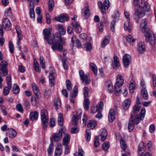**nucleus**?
Returning a JSON list of instances; mask_svg holds the SVG:
<instances>
[{
  "instance_id": "1",
  "label": "nucleus",
  "mask_w": 156,
  "mask_h": 156,
  "mask_svg": "<svg viewBox=\"0 0 156 156\" xmlns=\"http://www.w3.org/2000/svg\"><path fill=\"white\" fill-rule=\"evenodd\" d=\"M139 0H133L136 10L134 14L140 18L145 15L146 12H150L151 9L149 3L145 2L144 0H141L140 3Z\"/></svg>"
},
{
  "instance_id": "2",
  "label": "nucleus",
  "mask_w": 156,
  "mask_h": 156,
  "mask_svg": "<svg viewBox=\"0 0 156 156\" xmlns=\"http://www.w3.org/2000/svg\"><path fill=\"white\" fill-rule=\"evenodd\" d=\"M140 108V106L137 105H135L133 107L131 112V116L129 121L128 128L129 132H131L134 129L135 125L134 120L136 119V115H135L139 112Z\"/></svg>"
},
{
  "instance_id": "3",
  "label": "nucleus",
  "mask_w": 156,
  "mask_h": 156,
  "mask_svg": "<svg viewBox=\"0 0 156 156\" xmlns=\"http://www.w3.org/2000/svg\"><path fill=\"white\" fill-rule=\"evenodd\" d=\"M124 82V78L121 75H119L117 77L116 82L114 86V92L116 96H118L121 93L120 87Z\"/></svg>"
},
{
  "instance_id": "4",
  "label": "nucleus",
  "mask_w": 156,
  "mask_h": 156,
  "mask_svg": "<svg viewBox=\"0 0 156 156\" xmlns=\"http://www.w3.org/2000/svg\"><path fill=\"white\" fill-rule=\"evenodd\" d=\"M41 119L42 128L43 130H46L48 125L49 117L48 112L45 109H43L41 111Z\"/></svg>"
},
{
  "instance_id": "5",
  "label": "nucleus",
  "mask_w": 156,
  "mask_h": 156,
  "mask_svg": "<svg viewBox=\"0 0 156 156\" xmlns=\"http://www.w3.org/2000/svg\"><path fill=\"white\" fill-rule=\"evenodd\" d=\"M3 55L0 51V60L1 63L0 64V74L2 76L5 77L8 73V65L7 62L5 60H3Z\"/></svg>"
},
{
  "instance_id": "6",
  "label": "nucleus",
  "mask_w": 156,
  "mask_h": 156,
  "mask_svg": "<svg viewBox=\"0 0 156 156\" xmlns=\"http://www.w3.org/2000/svg\"><path fill=\"white\" fill-rule=\"evenodd\" d=\"M147 21L146 19H143L140 24V28L142 32L144 33V35L146 37L145 40L148 41L149 40V37L150 35V32L149 30L146 29V25Z\"/></svg>"
},
{
  "instance_id": "7",
  "label": "nucleus",
  "mask_w": 156,
  "mask_h": 156,
  "mask_svg": "<svg viewBox=\"0 0 156 156\" xmlns=\"http://www.w3.org/2000/svg\"><path fill=\"white\" fill-rule=\"evenodd\" d=\"M44 35V38L47 41L48 44H51L53 42V40L55 39V35L53 34L51 35V32L48 29H44L43 32Z\"/></svg>"
},
{
  "instance_id": "8",
  "label": "nucleus",
  "mask_w": 156,
  "mask_h": 156,
  "mask_svg": "<svg viewBox=\"0 0 156 156\" xmlns=\"http://www.w3.org/2000/svg\"><path fill=\"white\" fill-rule=\"evenodd\" d=\"M145 109L144 108H142L140 113L136 115V119L134 120L135 125L139 123L140 121L144 118L145 114Z\"/></svg>"
},
{
  "instance_id": "9",
  "label": "nucleus",
  "mask_w": 156,
  "mask_h": 156,
  "mask_svg": "<svg viewBox=\"0 0 156 156\" xmlns=\"http://www.w3.org/2000/svg\"><path fill=\"white\" fill-rule=\"evenodd\" d=\"M54 40H53V42L51 44H49L52 45L51 48L53 51L57 50L59 51H62L63 50V46L62 43L60 41H58L57 40L56 41H54Z\"/></svg>"
},
{
  "instance_id": "10",
  "label": "nucleus",
  "mask_w": 156,
  "mask_h": 156,
  "mask_svg": "<svg viewBox=\"0 0 156 156\" xmlns=\"http://www.w3.org/2000/svg\"><path fill=\"white\" fill-rule=\"evenodd\" d=\"M2 25L3 28L6 31L10 30L12 28V25L10 20L7 18L3 19Z\"/></svg>"
},
{
  "instance_id": "11",
  "label": "nucleus",
  "mask_w": 156,
  "mask_h": 156,
  "mask_svg": "<svg viewBox=\"0 0 156 156\" xmlns=\"http://www.w3.org/2000/svg\"><path fill=\"white\" fill-rule=\"evenodd\" d=\"M103 99H101V101L98 102L96 107H92L91 108V112L92 113H95L98 112H101L102 110V107L103 104L102 101Z\"/></svg>"
},
{
  "instance_id": "12",
  "label": "nucleus",
  "mask_w": 156,
  "mask_h": 156,
  "mask_svg": "<svg viewBox=\"0 0 156 156\" xmlns=\"http://www.w3.org/2000/svg\"><path fill=\"white\" fill-rule=\"evenodd\" d=\"M122 60L124 67L127 68L131 62V58L130 55L128 54H125L123 57Z\"/></svg>"
},
{
  "instance_id": "13",
  "label": "nucleus",
  "mask_w": 156,
  "mask_h": 156,
  "mask_svg": "<svg viewBox=\"0 0 156 156\" xmlns=\"http://www.w3.org/2000/svg\"><path fill=\"white\" fill-rule=\"evenodd\" d=\"M62 128H61V129L59 130L57 133L54 134L53 135L52 137H51V138L52 139V140L54 142V141L58 142L62 137Z\"/></svg>"
},
{
  "instance_id": "14",
  "label": "nucleus",
  "mask_w": 156,
  "mask_h": 156,
  "mask_svg": "<svg viewBox=\"0 0 156 156\" xmlns=\"http://www.w3.org/2000/svg\"><path fill=\"white\" fill-rule=\"evenodd\" d=\"M80 76L81 80L83 82H85L87 85H88L90 83V81L88 80L87 76L85 75L83 70H81L79 71Z\"/></svg>"
},
{
  "instance_id": "15",
  "label": "nucleus",
  "mask_w": 156,
  "mask_h": 156,
  "mask_svg": "<svg viewBox=\"0 0 156 156\" xmlns=\"http://www.w3.org/2000/svg\"><path fill=\"white\" fill-rule=\"evenodd\" d=\"M71 25L76 33H78L81 32V29L77 22L75 20L73 21L71 23Z\"/></svg>"
},
{
  "instance_id": "16",
  "label": "nucleus",
  "mask_w": 156,
  "mask_h": 156,
  "mask_svg": "<svg viewBox=\"0 0 156 156\" xmlns=\"http://www.w3.org/2000/svg\"><path fill=\"white\" fill-rule=\"evenodd\" d=\"M54 19L56 20L61 22H64L65 20L67 21L69 20V17L67 15L62 14L58 17L55 16Z\"/></svg>"
},
{
  "instance_id": "17",
  "label": "nucleus",
  "mask_w": 156,
  "mask_h": 156,
  "mask_svg": "<svg viewBox=\"0 0 156 156\" xmlns=\"http://www.w3.org/2000/svg\"><path fill=\"white\" fill-rule=\"evenodd\" d=\"M32 86L35 95L37 98L40 99L41 95L38 87L34 83H32Z\"/></svg>"
},
{
  "instance_id": "18",
  "label": "nucleus",
  "mask_w": 156,
  "mask_h": 156,
  "mask_svg": "<svg viewBox=\"0 0 156 156\" xmlns=\"http://www.w3.org/2000/svg\"><path fill=\"white\" fill-rule=\"evenodd\" d=\"M137 50L140 53H143L145 51V46L144 42L141 41L139 43Z\"/></svg>"
},
{
  "instance_id": "19",
  "label": "nucleus",
  "mask_w": 156,
  "mask_h": 156,
  "mask_svg": "<svg viewBox=\"0 0 156 156\" xmlns=\"http://www.w3.org/2000/svg\"><path fill=\"white\" fill-rule=\"evenodd\" d=\"M113 59L114 63H113L112 65L114 68H115L116 69H118L120 66L119 58L117 56L115 55Z\"/></svg>"
},
{
  "instance_id": "20",
  "label": "nucleus",
  "mask_w": 156,
  "mask_h": 156,
  "mask_svg": "<svg viewBox=\"0 0 156 156\" xmlns=\"http://www.w3.org/2000/svg\"><path fill=\"white\" fill-rule=\"evenodd\" d=\"M71 40L73 44H74L76 40V45L77 48H80L81 47L82 44L80 41L78 39L76 40V36L75 35H73V36L71 38Z\"/></svg>"
},
{
  "instance_id": "21",
  "label": "nucleus",
  "mask_w": 156,
  "mask_h": 156,
  "mask_svg": "<svg viewBox=\"0 0 156 156\" xmlns=\"http://www.w3.org/2000/svg\"><path fill=\"white\" fill-rule=\"evenodd\" d=\"M101 132V133L100 135L101 136V140L103 142L105 140L107 137L108 133L106 130L105 129H102Z\"/></svg>"
},
{
  "instance_id": "22",
  "label": "nucleus",
  "mask_w": 156,
  "mask_h": 156,
  "mask_svg": "<svg viewBox=\"0 0 156 156\" xmlns=\"http://www.w3.org/2000/svg\"><path fill=\"white\" fill-rule=\"evenodd\" d=\"M115 113L113 109H111L109 112L108 118L109 121L111 122L113 121L115 119Z\"/></svg>"
},
{
  "instance_id": "23",
  "label": "nucleus",
  "mask_w": 156,
  "mask_h": 156,
  "mask_svg": "<svg viewBox=\"0 0 156 156\" xmlns=\"http://www.w3.org/2000/svg\"><path fill=\"white\" fill-rule=\"evenodd\" d=\"M38 112L37 111L31 112L30 115V118L32 121L37 120L38 118Z\"/></svg>"
},
{
  "instance_id": "24",
  "label": "nucleus",
  "mask_w": 156,
  "mask_h": 156,
  "mask_svg": "<svg viewBox=\"0 0 156 156\" xmlns=\"http://www.w3.org/2000/svg\"><path fill=\"white\" fill-rule=\"evenodd\" d=\"M144 143L143 142H141L139 144L138 149V154L142 155L144 151Z\"/></svg>"
},
{
  "instance_id": "25",
  "label": "nucleus",
  "mask_w": 156,
  "mask_h": 156,
  "mask_svg": "<svg viewBox=\"0 0 156 156\" xmlns=\"http://www.w3.org/2000/svg\"><path fill=\"white\" fill-rule=\"evenodd\" d=\"M81 112H80V114L79 115H74L73 116L72 118L73 123L74 126H76L78 122V120L81 118Z\"/></svg>"
},
{
  "instance_id": "26",
  "label": "nucleus",
  "mask_w": 156,
  "mask_h": 156,
  "mask_svg": "<svg viewBox=\"0 0 156 156\" xmlns=\"http://www.w3.org/2000/svg\"><path fill=\"white\" fill-rule=\"evenodd\" d=\"M131 103V101L130 99H127L124 100L122 105L124 109L127 110L129 108Z\"/></svg>"
},
{
  "instance_id": "27",
  "label": "nucleus",
  "mask_w": 156,
  "mask_h": 156,
  "mask_svg": "<svg viewBox=\"0 0 156 156\" xmlns=\"http://www.w3.org/2000/svg\"><path fill=\"white\" fill-rule=\"evenodd\" d=\"M124 27L125 30L129 32L131 31L132 27L131 24L129 22V20H127L124 23Z\"/></svg>"
},
{
  "instance_id": "28",
  "label": "nucleus",
  "mask_w": 156,
  "mask_h": 156,
  "mask_svg": "<svg viewBox=\"0 0 156 156\" xmlns=\"http://www.w3.org/2000/svg\"><path fill=\"white\" fill-rule=\"evenodd\" d=\"M70 140V136L68 134H66L63 137L62 144L64 145H67L68 144Z\"/></svg>"
},
{
  "instance_id": "29",
  "label": "nucleus",
  "mask_w": 156,
  "mask_h": 156,
  "mask_svg": "<svg viewBox=\"0 0 156 156\" xmlns=\"http://www.w3.org/2000/svg\"><path fill=\"white\" fill-rule=\"evenodd\" d=\"M49 79L50 85L51 87L54 85L55 79L53 76V73L52 72L49 73Z\"/></svg>"
},
{
  "instance_id": "30",
  "label": "nucleus",
  "mask_w": 156,
  "mask_h": 156,
  "mask_svg": "<svg viewBox=\"0 0 156 156\" xmlns=\"http://www.w3.org/2000/svg\"><path fill=\"white\" fill-rule=\"evenodd\" d=\"M78 94L77 87L75 86L72 91L70 92V96L71 98H75L77 96Z\"/></svg>"
},
{
  "instance_id": "31",
  "label": "nucleus",
  "mask_w": 156,
  "mask_h": 156,
  "mask_svg": "<svg viewBox=\"0 0 156 156\" xmlns=\"http://www.w3.org/2000/svg\"><path fill=\"white\" fill-rule=\"evenodd\" d=\"M56 29L58 30L59 32L61 33L62 35H64L66 33V31L64 29L62 25L60 24H57L56 25Z\"/></svg>"
},
{
  "instance_id": "32",
  "label": "nucleus",
  "mask_w": 156,
  "mask_h": 156,
  "mask_svg": "<svg viewBox=\"0 0 156 156\" xmlns=\"http://www.w3.org/2000/svg\"><path fill=\"white\" fill-rule=\"evenodd\" d=\"M148 37L149 38L148 41H146L145 40L146 42H148V41H150V43L151 45H154L156 43L155 37L153 35L151 34V33L150 35Z\"/></svg>"
},
{
  "instance_id": "33",
  "label": "nucleus",
  "mask_w": 156,
  "mask_h": 156,
  "mask_svg": "<svg viewBox=\"0 0 156 156\" xmlns=\"http://www.w3.org/2000/svg\"><path fill=\"white\" fill-rule=\"evenodd\" d=\"M89 65L91 69L95 75H97L98 74V70L96 65L94 63L90 62V63Z\"/></svg>"
},
{
  "instance_id": "34",
  "label": "nucleus",
  "mask_w": 156,
  "mask_h": 156,
  "mask_svg": "<svg viewBox=\"0 0 156 156\" xmlns=\"http://www.w3.org/2000/svg\"><path fill=\"white\" fill-rule=\"evenodd\" d=\"M110 36H107L104 39V40L102 41L101 46L102 48L105 47L106 45H107L109 42Z\"/></svg>"
},
{
  "instance_id": "35",
  "label": "nucleus",
  "mask_w": 156,
  "mask_h": 156,
  "mask_svg": "<svg viewBox=\"0 0 156 156\" xmlns=\"http://www.w3.org/2000/svg\"><path fill=\"white\" fill-rule=\"evenodd\" d=\"M58 125L60 126H62L63 125L64 119L63 115L61 113H59L58 114Z\"/></svg>"
},
{
  "instance_id": "36",
  "label": "nucleus",
  "mask_w": 156,
  "mask_h": 156,
  "mask_svg": "<svg viewBox=\"0 0 156 156\" xmlns=\"http://www.w3.org/2000/svg\"><path fill=\"white\" fill-rule=\"evenodd\" d=\"M7 135L9 137L12 138L16 136V133L13 129H11L7 133Z\"/></svg>"
},
{
  "instance_id": "37",
  "label": "nucleus",
  "mask_w": 156,
  "mask_h": 156,
  "mask_svg": "<svg viewBox=\"0 0 156 156\" xmlns=\"http://www.w3.org/2000/svg\"><path fill=\"white\" fill-rule=\"evenodd\" d=\"M51 143L50 144L48 150V155H51L52 153L53 150V144L54 142L53 141L52 139L51 138Z\"/></svg>"
},
{
  "instance_id": "38",
  "label": "nucleus",
  "mask_w": 156,
  "mask_h": 156,
  "mask_svg": "<svg viewBox=\"0 0 156 156\" xmlns=\"http://www.w3.org/2000/svg\"><path fill=\"white\" fill-rule=\"evenodd\" d=\"M90 103V102L88 99V98H84V100L83 105L84 108L86 110H87L89 109Z\"/></svg>"
},
{
  "instance_id": "39",
  "label": "nucleus",
  "mask_w": 156,
  "mask_h": 156,
  "mask_svg": "<svg viewBox=\"0 0 156 156\" xmlns=\"http://www.w3.org/2000/svg\"><path fill=\"white\" fill-rule=\"evenodd\" d=\"M97 126L96 122L94 120H90L87 124L88 127L91 129H94Z\"/></svg>"
},
{
  "instance_id": "40",
  "label": "nucleus",
  "mask_w": 156,
  "mask_h": 156,
  "mask_svg": "<svg viewBox=\"0 0 156 156\" xmlns=\"http://www.w3.org/2000/svg\"><path fill=\"white\" fill-rule=\"evenodd\" d=\"M141 93L142 98L145 100L148 98V94L146 88L142 89Z\"/></svg>"
},
{
  "instance_id": "41",
  "label": "nucleus",
  "mask_w": 156,
  "mask_h": 156,
  "mask_svg": "<svg viewBox=\"0 0 156 156\" xmlns=\"http://www.w3.org/2000/svg\"><path fill=\"white\" fill-rule=\"evenodd\" d=\"M6 83L8 86L10 88L12 87V82H11V76L10 74H7V76L6 77Z\"/></svg>"
},
{
  "instance_id": "42",
  "label": "nucleus",
  "mask_w": 156,
  "mask_h": 156,
  "mask_svg": "<svg viewBox=\"0 0 156 156\" xmlns=\"http://www.w3.org/2000/svg\"><path fill=\"white\" fill-rule=\"evenodd\" d=\"M61 33L59 32H57L55 33L56 37L58 38V40L62 44H65V39L61 37Z\"/></svg>"
},
{
  "instance_id": "43",
  "label": "nucleus",
  "mask_w": 156,
  "mask_h": 156,
  "mask_svg": "<svg viewBox=\"0 0 156 156\" xmlns=\"http://www.w3.org/2000/svg\"><path fill=\"white\" fill-rule=\"evenodd\" d=\"M126 40L131 45L133 44L135 41L131 35H128L126 37Z\"/></svg>"
},
{
  "instance_id": "44",
  "label": "nucleus",
  "mask_w": 156,
  "mask_h": 156,
  "mask_svg": "<svg viewBox=\"0 0 156 156\" xmlns=\"http://www.w3.org/2000/svg\"><path fill=\"white\" fill-rule=\"evenodd\" d=\"M54 2L53 0H50L48 2V11L50 12H51L54 6Z\"/></svg>"
},
{
  "instance_id": "45",
  "label": "nucleus",
  "mask_w": 156,
  "mask_h": 156,
  "mask_svg": "<svg viewBox=\"0 0 156 156\" xmlns=\"http://www.w3.org/2000/svg\"><path fill=\"white\" fill-rule=\"evenodd\" d=\"M61 102L59 98H57L55 100L54 105L56 109H57L60 107Z\"/></svg>"
},
{
  "instance_id": "46",
  "label": "nucleus",
  "mask_w": 156,
  "mask_h": 156,
  "mask_svg": "<svg viewBox=\"0 0 156 156\" xmlns=\"http://www.w3.org/2000/svg\"><path fill=\"white\" fill-rule=\"evenodd\" d=\"M20 91V88L16 84H14L12 88V91L14 94H18Z\"/></svg>"
},
{
  "instance_id": "47",
  "label": "nucleus",
  "mask_w": 156,
  "mask_h": 156,
  "mask_svg": "<svg viewBox=\"0 0 156 156\" xmlns=\"http://www.w3.org/2000/svg\"><path fill=\"white\" fill-rule=\"evenodd\" d=\"M109 143L108 141H106L103 144L102 148L104 151H107L109 147Z\"/></svg>"
},
{
  "instance_id": "48",
  "label": "nucleus",
  "mask_w": 156,
  "mask_h": 156,
  "mask_svg": "<svg viewBox=\"0 0 156 156\" xmlns=\"http://www.w3.org/2000/svg\"><path fill=\"white\" fill-rule=\"evenodd\" d=\"M40 63L42 68L44 69L45 68V61L44 58L42 56H41L39 58Z\"/></svg>"
},
{
  "instance_id": "49",
  "label": "nucleus",
  "mask_w": 156,
  "mask_h": 156,
  "mask_svg": "<svg viewBox=\"0 0 156 156\" xmlns=\"http://www.w3.org/2000/svg\"><path fill=\"white\" fill-rule=\"evenodd\" d=\"M120 144L121 147L122 149L123 150H125L126 149V146L125 142L124 141L122 138H121L120 140Z\"/></svg>"
},
{
  "instance_id": "50",
  "label": "nucleus",
  "mask_w": 156,
  "mask_h": 156,
  "mask_svg": "<svg viewBox=\"0 0 156 156\" xmlns=\"http://www.w3.org/2000/svg\"><path fill=\"white\" fill-rule=\"evenodd\" d=\"M83 14L84 16L85 17V18L86 19L89 17L90 14L89 13V10L88 6L86 7L85 9L83 12Z\"/></svg>"
},
{
  "instance_id": "51",
  "label": "nucleus",
  "mask_w": 156,
  "mask_h": 156,
  "mask_svg": "<svg viewBox=\"0 0 156 156\" xmlns=\"http://www.w3.org/2000/svg\"><path fill=\"white\" fill-rule=\"evenodd\" d=\"M109 7V2L108 0H105L103 2V8L105 10H107Z\"/></svg>"
},
{
  "instance_id": "52",
  "label": "nucleus",
  "mask_w": 156,
  "mask_h": 156,
  "mask_svg": "<svg viewBox=\"0 0 156 156\" xmlns=\"http://www.w3.org/2000/svg\"><path fill=\"white\" fill-rule=\"evenodd\" d=\"M34 67L35 70L37 72H40L41 71V69L40 67L39 66V64L37 61L34 62Z\"/></svg>"
},
{
  "instance_id": "53",
  "label": "nucleus",
  "mask_w": 156,
  "mask_h": 156,
  "mask_svg": "<svg viewBox=\"0 0 156 156\" xmlns=\"http://www.w3.org/2000/svg\"><path fill=\"white\" fill-rule=\"evenodd\" d=\"M66 85L67 89L71 91L72 89V85L71 81L68 80L66 81Z\"/></svg>"
},
{
  "instance_id": "54",
  "label": "nucleus",
  "mask_w": 156,
  "mask_h": 156,
  "mask_svg": "<svg viewBox=\"0 0 156 156\" xmlns=\"http://www.w3.org/2000/svg\"><path fill=\"white\" fill-rule=\"evenodd\" d=\"M90 132L89 129H87L86 130V140L87 142H89L90 139Z\"/></svg>"
},
{
  "instance_id": "55",
  "label": "nucleus",
  "mask_w": 156,
  "mask_h": 156,
  "mask_svg": "<svg viewBox=\"0 0 156 156\" xmlns=\"http://www.w3.org/2000/svg\"><path fill=\"white\" fill-rule=\"evenodd\" d=\"M84 47L86 49V51H89L92 49V45L90 43L87 42L84 45Z\"/></svg>"
},
{
  "instance_id": "56",
  "label": "nucleus",
  "mask_w": 156,
  "mask_h": 156,
  "mask_svg": "<svg viewBox=\"0 0 156 156\" xmlns=\"http://www.w3.org/2000/svg\"><path fill=\"white\" fill-rule=\"evenodd\" d=\"M30 17L31 19H34L35 18V12L34 9L32 8L29 10Z\"/></svg>"
},
{
  "instance_id": "57",
  "label": "nucleus",
  "mask_w": 156,
  "mask_h": 156,
  "mask_svg": "<svg viewBox=\"0 0 156 156\" xmlns=\"http://www.w3.org/2000/svg\"><path fill=\"white\" fill-rule=\"evenodd\" d=\"M78 152L77 154V153L74 154V156H83L84 151L81 148H80L78 149Z\"/></svg>"
},
{
  "instance_id": "58",
  "label": "nucleus",
  "mask_w": 156,
  "mask_h": 156,
  "mask_svg": "<svg viewBox=\"0 0 156 156\" xmlns=\"http://www.w3.org/2000/svg\"><path fill=\"white\" fill-rule=\"evenodd\" d=\"M135 85L133 83H131L129 85V92L131 93H133L134 92L135 89Z\"/></svg>"
},
{
  "instance_id": "59",
  "label": "nucleus",
  "mask_w": 156,
  "mask_h": 156,
  "mask_svg": "<svg viewBox=\"0 0 156 156\" xmlns=\"http://www.w3.org/2000/svg\"><path fill=\"white\" fill-rule=\"evenodd\" d=\"M10 89H11V88H10L8 86V87H5L4 88L3 90V94L5 96H6L8 95L9 92V90Z\"/></svg>"
},
{
  "instance_id": "60",
  "label": "nucleus",
  "mask_w": 156,
  "mask_h": 156,
  "mask_svg": "<svg viewBox=\"0 0 156 156\" xmlns=\"http://www.w3.org/2000/svg\"><path fill=\"white\" fill-rule=\"evenodd\" d=\"M61 147H56L55 151V156H60L61 154Z\"/></svg>"
},
{
  "instance_id": "61",
  "label": "nucleus",
  "mask_w": 156,
  "mask_h": 156,
  "mask_svg": "<svg viewBox=\"0 0 156 156\" xmlns=\"http://www.w3.org/2000/svg\"><path fill=\"white\" fill-rule=\"evenodd\" d=\"M55 125V120L54 118H51L50 119L49 126L51 127H53Z\"/></svg>"
},
{
  "instance_id": "62",
  "label": "nucleus",
  "mask_w": 156,
  "mask_h": 156,
  "mask_svg": "<svg viewBox=\"0 0 156 156\" xmlns=\"http://www.w3.org/2000/svg\"><path fill=\"white\" fill-rule=\"evenodd\" d=\"M79 130V129L77 127H73L71 128V132L73 134L77 133Z\"/></svg>"
},
{
  "instance_id": "63",
  "label": "nucleus",
  "mask_w": 156,
  "mask_h": 156,
  "mask_svg": "<svg viewBox=\"0 0 156 156\" xmlns=\"http://www.w3.org/2000/svg\"><path fill=\"white\" fill-rule=\"evenodd\" d=\"M9 51L10 52L13 53H14V46L13 45L11 41H9Z\"/></svg>"
},
{
  "instance_id": "64",
  "label": "nucleus",
  "mask_w": 156,
  "mask_h": 156,
  "mask_svg": "<svg viewBox=\"0 0 156 156\" xmlns=\"http://www.w3.org/2000/svg\"><path fill=\"white\" fill-rule=\"evenodd\" d=\"M108 92L112 93L113 92V85L111 84H108L107 86Z\"/></svg>"
}]
</instances>
